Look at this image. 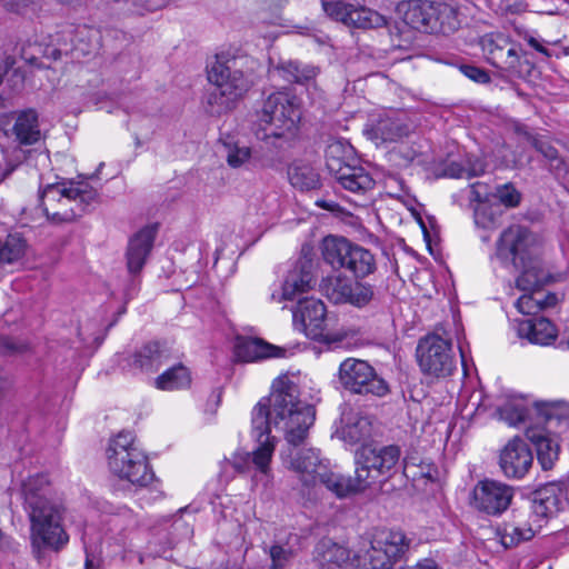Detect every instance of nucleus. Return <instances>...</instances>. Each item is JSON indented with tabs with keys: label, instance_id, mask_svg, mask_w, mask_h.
Returning a JSON list of instances; mask_svg holds the SVG:
<instances>
[{
	"label": "nucleus",
	"instance_id": "5701e85b",
	"mask_svg": "<svg viewBox=\"0 0 569 569\" xmlns=\"http://www.w3.org/2000/svg\"><path fill=\"white\" fill-rule=\"evenodd\" d=\"M156 233V227L147 226L130 238L127 249V268L131 274L140 272L143 268L151 252Z\"/></svg>",
	"mask_w": 569,
	"mask_h": 569
},
{
	"label": "nucleus",
	"instance_id": "423d86ee",
	"mask_svg": "<svg viewBox=\"0 0 569 569\" xmlns=\"http://www.w3.org/2000/svg\"><path fill=\"white\" fill-rule=\"evenodd\" d=\"M301 119L300 101L288 91L270 93L257 112L258 140H289L293 137Z\"/></svg>",
	"mask_w": 569,
	"mask_h": 569
},
{
	"label": "nucleus",
	"instance_id": "1a4fd4ad",
	"mask_svg": "<svg viewBox=\"0 0 569 569\" xmlns=\"http://www.w3.org/2000/svg\"><path fill=\"white\" fill-rule=\"evenodd\" d=\"M403 21L410 28L425 33H451L460 21L455 4L445 1L410 0L403 12Z\"/></svg>",
	"mask_w": 569,
	"mask_h": 569
},
{
	"label": "nucleus",
	"instance_id": "4c0bfd02",
	"mask_svg": "<svg viewBox=\"0 0 569 569\" xmlns=\"http://www.w3.org/2000/svg\"><path fill=\"white\" fill-rule=\"evenodd\" d=\"M290 183L301 190L316 189L320 179L317 170L309 163L296 161L289 168Z\"/></svg>",
	"mask_w": 569,
	"mask_h": 569
},
{
	"label": "nucleus",
	"instance_id": "ea45409f",
	"mask_svg": "<svg viewBox=\"0 0 569 569\" xmlns=\"http://www.w3.org/2000/svg\"><path fill=\"white\" fill-rule=\"evenodd\" d=\"M26 252V241L17 236L9 234L0 240V263H12L20 260Z\"/></svg>",
	"mask_w": 569,
	"mask_h": 569
},
{
	"label": "nucleus",
	"instance_id": "20e7f679",
	"mask_svg": "<svg viewBox=\"0 0 569 569\" xmlns=\"http://www.w3.org/2000/svg\"><path fill=\"white\" fill-rule=\"evenodd\" d=\"M97 198L87 181H60L46 186L40 192V206L53 223L71 222L80 217Z\"/></svg>",
	"mask_w": 569,
	"mask_h": 569
},
{
	"label": "nucleus",
	"instance_id": "b1692460",
	"mask_svg": "<svg viewBox=\"0 0 569 569\" xmlns=\"http://www.w3.org/2000/svg\"><path fill=\"white\" fill-rule=\"evenodd\" d=\"M284 350L270 345L259 338H237L234 345V356L243 362H254L268 358H280L284 356Z\"/></svg>",
	"mask_w": 569,
	"mask_h": 569
},
{
	"label": "nucleus",
	"instance_id": "412c9836",
	"mask_svg": "<svg viewBox=\"0 0 569 569\" xmlns=\"http://www.w3.org/2000/svg\"><path fill=\"white\" fill-rule=\"evenodd\" d=\"M412 126L407 118L398 113H381L372 117L366 124L365 133L377 146L397 142L410 134Z\"/></svg>",
	"mask_w": 569,
	"mask_h": 569
},
{
	"label": "nucleus",
	"instance_id": "9b49d317",
	"mask_svg": "<svg viewBox=\"0 0 569 569\" xmlns=\"http://www.w3.org/2000/svg\"><path fill=\"white\" fill-rule=\"evenodd\" d=\"M321 251L323 260L333 269H347L356 278H365L376 271V259L371 251L346 238L326 237Z\"/></svg>",
	"mask_w": 569,
	"mask_h": 569
},
{
	"label": "nucleus",
	"instance_id": "2f4dec72",
	"mask_svg": "<svg viewBox=\"0 0 569 569\" xmlns=\"http://www.w3.org/2000/svg\"><path fill=\"white\" fill-rule=\"evenodd\" d=\"M527 435L536 447L537 458L542 469H551L559 453V446L556 440L542 430L528 431Z\"/></svg>",
	"mask_w": 569,
	"mask_h": 569
},
{
	"label": "nucleus",
	"instance_id": "f3484780",
	"mask_svg": "<svg viewBox=\"0 0 569 569\" xmlns=\"http://www.w3.org/2000/svg\"><path fill=\"white\" fill-rule=\"evenodd\" d=\"M515 487L499 480L485 479L477 482L472 490V507L487 516H501L511 506Z\"/></svg>",
	"mask_w": 569,
	"mask_h": 569
},
{
	"label": "nucleus",
	"instance_id": "9d476101",
	"mask_svg": "<svg viewBox=\"0 0 569 569\" xmlns=\"http://www.w3.org/2000/svg\"><path fill=\"white\" fill-rule=\"evenodd\" d=\"M289 467L298 473L307 488L325 486L337 498H345V476L330 469L329 461L315 448H303L295 453Z\"/></svg>",
	"mask_w": 569,
	"mask_h": 569
},
{
	"label": "nucleus",
	"instance_id": "ddd939ff",
	"mask_svg": "<svg viewBox=\"0 0 569 569\" xmlns=\"http://www.w3.org/2000/svg\"><path fill=\"white\" fill-rule=\"evenodd\" d=\"M483 57L497 69L512 77H522L528 61L523 59V53L519 44L513 42L502 32H491L480 38Z\"/></svg>",
	"mask_w": 569,
	"mask_h": 569
},
{
	"label": "nucleus",
	"instance_id": "aec40b11",
	"mask_svg": "<svg viewBox=\"0 0 569 569\" xmlns=\"http://www.w3.org/2000/svg\"><path fill=\"white\" fill-rule=\"evenodd\" d=\"M532 462V450L520 437L512 438L500 450L499 467L509 479H522L531 469Z\"/></svg>",
	"mask_w": 569,
	"mask_h": 569
},
{
	"label": "nucleus",
	"instance_id": "7ed1b4c3",
	"mask_svg": "<svg viewBox=\"0 0 569 569\" xmlns=\"http://www.w3.org/2000/svg\"><path fill=\"white\" fill-rule=\"evenodd\" d=\"M49 479L46 475L29 477L22 485L24 502L31 521L33 545L62 549L69 537L61 526L62 509L46 497Z\"/></svg>",
	"mask_w": 569,
	"mask_h": 569
},
{
	"label": "nucleus",
	"instance_id": "e433bc0d",
	"mask_svg": "<svg viewBox=\"0 0 569 569\" xmlns=\"http://www.w3.org/2000/svg\"><path fill=\"white\" fill-rule=\"evenodd\" d=\"M190 383V372L183 365H177L169 368L154 380L156 388L166 391L188 388Z\"/></svg>",
	"mask_w": 569,
	"mask_h": 569
},
{
	"label": "nucleus",
	"instance_id": "5fc2aeb1",
	"mask_svg": "<svg viewBox=\"0 0 569 569\" xmlns=\"http://www.w3.org/2000/svg\"><path fill=\"white\" fill-rule=\"evenodd\" d=\"M26 350V346L16 342L12 338L0 336V352L4 355H12L22 352Z\"/></svg>",
	"mask_w": 569,
	"mask_h": 569
},
{
	"label": "nucleus",
	"instance_id": "8fccbe9b",
	"mask_svg": "<svg viewBox=\"0 0 569 569\" xmlns=\"http://www.w3.org/2000/svg\"><path fill=\"white\" fill-rule=\"evenodd\" d=\"M271 72L273 76H278L287 82L295 83V79H298L297 77H295L296 74H298V62H281L277 67H274Z\"/></svg>",
	"mask_w": 569,
	"mask_h": 569
},
{
	"label": "nucleus",
	"instance_id": "37998d69",
	"mask_svg": "<svg viewBox=\"0 0 569 569\" xmlns=\"http://www.w3.org/2000/svg\"><path fill=\"white\" fill-rule=\"evenodd\" d=\"M521 200V193L511 184L505 183L495 188L493 201L506 208H516Z\"/></svg>",
	"mask_w": 569,
	"mask_h": 569
},
{
	"label": "nucleus",
	"instance_id": "a19ab883",
	"mask_svg": "<svg viewBox=\"0 0 569 569\" xmlns=\"http://www.w3.org/2000/svg\"><path fill=\"white\" fill-rule=\"evenodd\" d=\"M473 212L475 222L485 229L495 227L502 214L500 206L493 200L489 203L475 206Z\"/></svg>",
	"mask_w": 569,
	"mask_h": 569
},
{
	"label": "nucleus",
	"instance_id": "49530a36",
	"mask_svg": "<svg viewBox=\"0 0 569 569\" xmlns=\"http://www.w3.org/2000/svg\"><path fill=\"white\" fill-rule=\"evenodd\" d=\"M78 34L79 37H86L88 39L86 47H80V43L76 47V49L81 51L83 54H90L100 49L101 36L99 30L83 27L78 31Z\"/></svg>",
	"mask_w": 569,
	"mask_h": 569
},
{
	"label": "nucleus",
	"instance_id": "2eb2a0df",
	"mask_svg": "<svg viewBox=\"0 0 569 569\" xmlns=\"http://www.w3.org/2000/svg\"><path fill=\"white\" fill-rule=\"evenodd\" d=\"M321 292L336 305H350L362 309L376 298V288L369 282L329 276L320 282Z\"/></svg>",
	"mask_w": 569,
	"mask_h": 569
},
{
	"label": "nucleus",
	"instance_id": "6e6552de",
	"mask_svg": "<svg viewBox=\"0 0 569 569\" xmlns=\"http://www.w3.org/2000/svg\"><path fill=\"white\" fill-rule=\"evenodd\" d=\"M107 453L110 471L119 479L139 488L153 481L154 473L148 457L131 432L118 433L110 441Z\"/></svg>",
	"mask_w": 569,
	"mask_h": 569
},
{
	"label": "nucleus",
	"instance_id": "f704fd0d",
	"mask_svg": "<svg viewBox=\"0 0 569 569\" xmlns=\"http://www.w3.org/2000/svg\"><path fill=\"white\" fill-rule=\"evenodd\" d=\"M261 143L251 149L252 168H276L280 163L279 149L284 140H259Z\"/></svg>",
	"mask_w": 569,
	"mask_h": 569
},
{
	"label": "nucleus",
	"instance_id": "69168bd1",
	"mask_svg": "<svg viewBox=\"0 0 569 569\" xmlns=\"http://www.w3.org/2000/svg\"><path fill=\"white\" fill-rule=\"evenodd\" d=\"M84 568L86 569H98V566L94 565L93 561L89 557H87Z\"/></svg>",
	"mask_w": 569,
	"mask_h": 569
},
{
	"label": "nucleus",
	"instance_id": "a18cd8bd",
	"mask_svg": "<svg viewBox=\"0 0 569 569\" xmlns=\"http://www.w3.org/2000/svg\"><path fill=\"white\" fill-rule=\"evenodd\" d=\"M350 3H346L340 0L322 1L323 11L336 21H341L346 24Z\"/></svg>",
	"mask_w": 569,
	"mask_h": 569
},
{
	"label": "nucleus",
	"instance_id": "f03ea898",
	"mask_svg": "<svg viewBox=\"0 0 569 569\" xmlns=\"http://www.w3.org/2000/svg\"><path fill=\"white\" fill-rule=\"evenodd\" d=\"M539 253L537 236L519 224L503 230L497 242V256L501 260H510L517 269L521 270L516 284L526 293L516 301L515 306L523 315H535L540 311L542 302L540 288L558 280L543 269Z\"/></svg>",
	"mask_w": 569,
	"mask_h": 569
},
{
	"label": "nucleus",
	"instance_id": "7c9ffc66",
	"mask_svg": "<svg viewBox=\"0 0 569 569\" xmlns=\"http://www.w3.org/2000/svg\"><path fill=\"white\" fill-rule=\"evenodd\" d=\"M337 182L346 190L363 193L375 186V180L362 167L350 166L335 176Z\"/></svg>",
	"mask_w": 569,
	"mask_h": 569
},
{
	"label": "nucleus",
	"instance_id": "a211bd4d",
	"mask_svg": "<svg viewBox=\"0 0 569 569\" xmlns=\"http://www.w3.org/2000/svg\"><path fill=\"white\" fill-rule=\"evenodd\" d=\"M568 505L566 490L557 483H548L536 490L529 506L521 508L535 521V527L542 528L549 518L556 516Z\"/></svg>",
	"mask_w": 569,
	"mask_h": 569
},
{
	"label": "nucleus",
	"instance_id": "a878e982",
	"mask_svg": "<svg viewBox=\"0 0 569 569\" xmlns=\"http://www.w3.org/2000/svg\"><path fill=\"white\" fill-rule=\"evenodd\" d=\"M163 352L158 342H148L134 353L124 357L120 365L129 372H153L162 365Z\"/></svg>",
	"mask_w": 569,
	"mask_h": 569
},
{
	"label": "nucleus",
	"instance_id": "dca6fc26",
	"mask_svg": "<svg viewBox=\"0 0 569 569\" xmlns=\"http://www.w3.org/2000/svg\"><path fill=\"white\" fill-rule=\"evenodd\" d=\"M409 543L401 531L378 530L370 541L365 565L368 569H392L407 552Z\"/></svg>",
	"mask_w": 569,
	"mask_h": 569
},
{
	"label": "nucleus",
	"instance_id": "0eeeda50",
	"mask_svg": "<svg viewBox=\"0 0 569 569\" xmlns=\"http://www.w3.org/2000/svg\"><path fill=\"white\" fill-rule=\"evenodd\" d=\"M208 80L214 86L207 98L208 112L217 116L231 110L251 87V80L234 57L217 56L208 71Z\"/></svg>",
	"mask_w": 569,
	"mask_h": 569
},
{
	"label": "nucleus",
	"instance_id": "de8ad7c7",
	"mask_svg": "<svg viewBox=\"0 0 569 569\" xmlns=\"http://www.w3.org/2000/svg\"><path fill=\"white\" fill-rule=\"evenodd\" d=\"M502 418L508 421L510 425H518L525 422L528 417V409L521 405L517 403H507L501 409Z\"/></svg>",
	"mask_w": 569,
	"mask_h": 569
},
{
	"label": "nucleus",
	"instance_id": "603ef678",
	"mask_svg": "<svg viewBox=\"0 0 569 569\" xmlns=\"http://www.w3.org/2000/svg\"><path fill=\"white\" fill-rule=\"evenodd\" d=\"M466 179L479 177L486 172V163L478 158H468L465 162Z\"/></svg>",
	"mask_w": 569,
	"mask_h": 569
},
{
	"label": "nucleus",
	"instance_id": "338daca9",
	"mask_svg": "<svg viewBox=\"0 0 569 569\" xmlns=\"http://www.w3.org/2000/svg\"><path fill=\"white\" fill-rule=\"evenodd\" d=\"M559 347L562 348V349H565V348L569 349V335H568V338H567L566 341H561L559 343Z\"/></svg>",
	"mask_w": 569,
	"mask_h": 569
},
{
	"label": "nucleus",
	"instance_id": "39448f33",
	"mask_svg": "<svg viewBox=\"0 0 569 569\" xmlns=\"http://www.w3.org/2000/svg\"><path fill=\"white\" fill-rule=\"evenodd\" d=\"M398 446L363 445L356 452L355 476H345V498L389 479L400 459Z\"/></svg>",
	"mask_w": 569,
	"mask_h": 569
},
{
	"label": "nucleus",
	"instance_id": "4be33fe9",
	"mask_svg": "<svg viewBox=\"0 0 569 569\" xmlns=\"http://www.w3.org/2000/svg\"><path fill=\"white\" fill-rule=\"evenodd\" d=\"M315 284L311 261H299L296 268L288 273L281 288V295L272 293L271 298L277 302L293 300L299 295L310 290Z\"/></svg>",
	"mask_w": 569,
	"mask_h": 569
},
{
	"label": "nucleus",
	"instance_id": "f8f14e48",
	"mask_svg": "<svg viewBox=\"0 0 569 569\" xmlns=\"http://www.w3.org/2000/svg\"><path fill=\"white\" fill-rule=\"evenodd\" d=\"M341 387L355 395L385 397L390 392L388 382L369 362L356 358L345 359L338 370Z\"/></svg>",
	"mask_w": 569,
	"mask_h": 569
},
{
	"label": "nucleus",
	"instance_id": "6ab92c4d",
	"mask_svg": "<svg viewBox=\"0 0 569 569\" xmlns=\"http://www.w3.org/2000/svg\"><path fill=\"white\" fill-rule=\"evenodd\" d=\"M293 326L310 339H320L328 327L329 318L325 303L315 298L300 300L292 313Z\"/></svg>",
	"mask_w": 569,
	"mask_h": 569
},
{
	"label": "nucleus",
	"instance_id": "13d9d810",
	"mask_svg": "<svg viewBox=\"0 0 569 569\" xmlns=\"http://www.w3.org/2000/svg\"><path fill=\"white\" fill-rule=\"evenodd\" d=\"M4 7L17 13H24L32 4L34 0H2Z\"/></svg>",
	"mask_w": 569,
	"mask_h": 569
},
{
	"label": "nucleus",
	"instance_id": "0e129e2a",
	"mask_svg": "<svg viewBox=\"0 0 569 569\" xmlns=\"http://www.w3.org/2000/svg\"><path fill=\"white\" fill-rule=\"evenodd\" d=\"M10 386H11L10 381L7 378L0 376V393L4 390L9 389Z\"/></svg>",
	"mask_w": 569,
	"mask_h": 569
},
{
	"label": "nucleus",
	"instance_id": "4468645a",
	"mask_svg": "<svg viewBox=\"0 0 569 569\" xmlns=\"http://www.w3.org/2000/svg\"><path fill=\"white\" fill-rule=\"evenodd\" d=\"M417 359L425 375L437 378L450 376L456 368L450 341L437 335H429L419 341Z\"/></svg>",
	"mask_w": 569,
	"mask_h": 569
},
{
	"label": "nucleus",
	"instance_id": "c756f323",
	"mask_svg": "<svg viewBox=\"0 0 569 569\" xmlns=\"http://www.w3.org/2000/svg\"><path fill=\"white\" fill-rule=\"evenodd\" d=\"M538 415L543 418L548 431L562 432L569 428V405L559 402L536 403Z\"/></svg>",
	"mask_w": 569,
	"mask_h": 569
},
{
	"label": "nucleus",
	"instance_id": "6e6d98bb",
	"mask_svg": "<svg viewBox=\"0 0 569 569\" xmlns=\"http://www.w3.org/2000/svg\"><path fill=\"white\" fill-rule=\"evenodd\" d=\"M297 73L298 74H296L295 77H297L299 79H295V83L305 84L316 78L317 69L311 66H301L300 63H298V72Z\"/></svg>",
	"mask_w": 569,
	"mask_h": 569
},
{
	"label": "nucleus",
	"instance_id": "cd10ccee",
	"mask_svg": "<svg viewBox=\"0 0 569 569\" xmlns=\"http://www.w3.org/2000/svg\"><path fill=\"white\" fill-rule=\"evenodd\" d=\"M339 433L345 442L356 445L370 437L371 421L351 408L345 409L341 413Z\"/></svg>",
	"mask_w": 569,
	"mask_h": 569
},
{
	"label": "nucleus",
	"instance_id": "09e8293b",
	"mask_svg": "<svg viewBox=\"0 0 569 569\" xmlns=\"http://www.w3.org/2000/svg\"><path fill=\"white\" fill-rule=\"evenodd\" d=\"M470 200L477 204L489 203L493 200L495 190L487 183L475 182L470 186Z\"/></svg>",
	"mask_w": 569,
	"mask_h": 569
},
{
	"label": "nucleus",
	"instance_id": "79ce46f5",
	"mask_svg": "<svg viewBox=\"0 0 569 569\" xmlns=\"http://www.w3.org/2000/svg\"><path fill=\"white\" fill-rule=\"evenodd\" d=\"M227 150L226 160L231 168H240L244 164L252 168L251 148L237 143H224Z\"/></svg>",
	"mask_w": 569,
	"mask_h": 569
},
{
	"label": "nucleus",
	"instance_id": "864d4df0",
	"mask_svg": "<svg viewBox=\"0 0 569 569\" xmlns=\"http://www.w3.org/2000/svg\"><path fill=\"white\" fill-rule=\"evenodd\" d=\"M461 71L463 72V74L466 77H468L469 79H471L478 83H487L490 81L489 74L485 70H482L478 67L462 66Z\"/></svg>",
	"mask_w": 569,
	"mask_h": 569
},
{
	"label": "nucleus",
	"instance_id": "c03bdc74",
	"mask_svg": "<svg viewBox=\"0 0 569 569\" xmlns=\"http://www.w3.org/2000/svg\"><path fill=\"white\" fill-rule=\"evenodd\" d=\"M271 559V569H282L293 557V550L290 547L276 542L269 548Z\"/></svg>",
	"mask_w": 569,
	"mask_h": 569
},
{
	"label": "nucleus",
	"instance_id": "052dcab7",
	"mask_svg": "<svg viewBox=\"0 0 569 569\" xmlns=\"http://www.w3.org/2000/svg\"><path fill=\"white\" fill-rule=\"evenodd\" d=\"M542 302L540 303V309H546V308H550V307H553L557 305L558 302V297L556 293H543L542 292Z\"/></svg>",
	"mask_w": 569,
	"mask_h": 569
},
{
	"label": "nucleus",
	"instance_id": "680f3d73",
	"mask_svg": "<svg viewBox=\"0 0 569 569\" xmlns=\"http://www.w3.org/2000/svg\"><path fill=\"white\" fill-rule=\"evenodd\" d=\"M527 41H528L529 46L532 47L535 50L545 54L546 57H550L549 50L546 47H543L536 38L528 37Z\"/></svg>",
	"mask_w": 569,
	"mask_h": 569
},
{
	"label": "nucleus",
	"instance_id": "c85d7f7f",
	"mask_svg": "<svg viewBox=\"0 0 569 569\" xmlns=\"http://www.w3.org/2000/svg\"><path fill=\"white\" fill-rule=\"evenodd\" d=\"M518 332L520 337L527 338L531 343L541 346L550 345L557 338L556 327L550 320L542 317L522 321Z\"/></svg>",
	"mask_w": 569,
	"mask_h": 569
},
{
	"label": "nucleus",
	"instance_id": "4d7b16f0",
	"mask_svg": "<svg viewBox=\"0 0 569 569\" xmlns=\"http://www.w3.org/2000/svg\"><path fill=\"white\" fill-rule=\"evenodd\" d=\"M442 174L448 178L462 179L466 178V168L459 162H449L443 168Z\"/></svg>",
	"mask_w": 569,
	"mask_h": 569
},
{
	"label": "nucleus",
	"instance_id": "774afa93",
	"mask_svg": "<svg viewBox=\"0 0 569 569\" xmlns=\"http://www.w3.org/2000/svg\"><path fill=\"white\" fill-rule=\"evenodd\" d=\"M58 1H59V2H61V3H67V2H69L70 0H58Z\"/></svg>",
	"mask_w": 569,
	"mask_h": 569
},
{
	"label": "nucleus",
	"instance_id": "58836bf2",
	"mask_svg": "<svg viewBox=\"0 0 569 569\" xmlns=\"http://www.w3.org/2000/svg\"><path fill=\"white\" fill-rule=\"evenodd\" d=\"M403 472L413 481L426 479L433 482L438 478V468L432 462L419 460L417 457L405 458Z\"/></svg>",
	"mask_w": 569,
	"mask_h": 569
},
{
	"label": "nucleus",
	"instance_id": "f257e3e1",
	"mask_svg": "<svg viewBox=\"0 0 569 569\" xmlns=\"http://www.w3.org/2000/svg\"><path fill=\"white\" fill-rule=\"evenodd\" d=\"M299 377L283 373L277 377L271 392L262 398L251 412V436L258 443L252 452H236L232 467L247 472L251 465L262 475L269 476L276 449V438L270 436L271 426L283 431L289 446L297 447L308 437L316 418L315 407L300 400Z\"/></svg>",
	"mask_w": 569,
	"mask_h": 569
},
{
	"label": "nucleus",
	"instance_id": "e2e57ef3",
	"mask_svg": "<svg viewBox=\"0 0 569 569\" xmlns=\"http://www.w3.org/2000/svg\"><path fill=\"white\" fill-rule=\"evenodd\" d=\"M410 569H437V565L431 559H425Z\"/></svg>",
	"mask_w": 569,
	"mask_h": 569
},
{
	"label": "nucleus",
	"instance_id": "72a5a7b5",
	"mask_svg": "<svg viewBox=\"0 0 569 569\" xmlns=\"http://www.w3.org/2000/svg\"><path fill=\"white\" fill-rule=\"evenodd\" d=\"M353 156L352 147L341 140L330 142L326 149V167L333 177L345 168L350 167L349 160Z\"/></svg>",
	"mask_w": 569,
	"mask_h": 569
},
{
	"label": "nucleus",
	"instance_id": "393cba45",
	"mask_svg": "<svg viewBox=\"0 0 569 569\" xmlns=\"http://www.w3.org/2000/svg\"><path fill=\"white\" fill-rule=\"evenodd\" d=\"M533 525L535 521L528 517L526 511L521 508L515 510L512 522L505 523L501 530V543L506 548H511L522 541L530 540L541 529Z\"/></svg>",
	"mask_w": 569,
	"mask_h": 569
},
{
	"label": "nucleus",
	"instance_id": "3c124183",
	"mask_svg": "<svg viewBox=\"0 0 569 569\" xmlns=\"http://www.w3.org/2000/svg\"><path fill=\"white\" fill-rule=\"evenodd\" d=\"M532 147L548 160L558 159V150L547 140L540 137L531 139Z\"/></svg>",
	"mask_w": 569,
	"mask_h": 569
},
{
	"label": "nucleus",
	"instance_id": "c9c22d12",
	"mask_svg": "<svg viewBox=\"0 0 569 569\" xmlns=\"http://www.w3.org/2000/svg\"><path fill=\"white\" fill-rule=\"evenodd\" d=\"M386 18L379 12L362 6L351 4L346 26L357 29H376L386 26Z\"/></svg>",
	"mask_w": 569,
	"mask_h": 569
},
{
	"label": "nucleus",
	"instance_id": "473e14b6",
	"mask_svg": "<svg viewBox=\"0 0 569 569\" xmlns=\"http://www.w3.org/2000/svg\"><path fill=\"white\" fill-rule=\"evenodd\" d=\"M13 132L17 140L22 144H32L40 139L38 114L34 110L21 111L16 119Z\"/></svg>",
	"mask_w": 569,
	"mask_h": 569
},
{
	"label": "nucleus",
	"instance_id": "bf43d9fd",
	"mask_svg": "<svg viewBox=\"0 0 569 569\" xmlns=\"http://www.w3.org/2000/svg\"><path fill=\"white\" fill-rule=\"evenodd\" d=\"M136 3H139L146 7L148 10H157L163 7L167 0H132Z\"/></svg>",
	"mask_w": 569,
	"mask_h": 569
},
{
	"label": "nucleus",
	"instance_id": "bb28decb",
	"mask_svg": "<svg viewBox=\"0 0 569 569\" xmlns=\"http://www.w3.org/2000/svg\"><path fill=\"white\" fill-rule=\"evenodd\" d=\"M315 552L323 569H348L351 563L350 550L330 538L321 539L316 546Z\"/></svg>",
	"mask_w": 569,
	"mask_h": 569
}]
</instances>
